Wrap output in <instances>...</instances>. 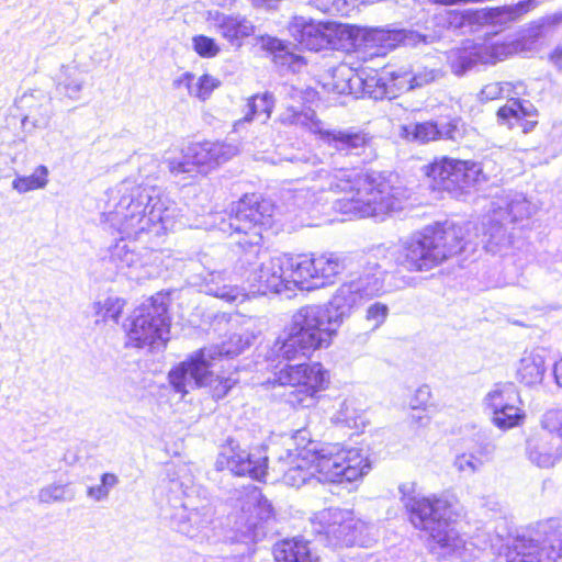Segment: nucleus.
<instances>
[{"label":"nucleus","mask_w":562,"mask_h":562,"mask_svg":"<svg viewBox=\"0 0 562 562\" xmlns=\"http://www.w3.org/2000/svg\"><path fill=\"white\" fill-rule=\"evenodd\" d=\"M108 201L101 222L111 234L121 238L110 248V260L130 278L147 280L173 268L168 249H154L137 243H151L173 229L179 209L155 188L124 180L106 192Z\"/></svg>","instance_id":"1"},{"label":"nucleus","mask_w":562,"mask_h":562,"mask_svg":"<svg viewBox=\"0 0 562 562\" xmlns=\"http://www.w3.org/2000/svg\"><path fill=\"white\" fill-rule=\"evenodd\" d=\"M293 440L295 450H288L277 463V471L283 474L282 481L289 486L301 487L315 475L324 482H355L371 469L368 457L359 448L313 441L306 429L297 430Z\"/></svg>","instance_id":"2"},{"label":"nucleus","mask_w":562,"mask_h":562,"mask_svg":"<svg viewBox=\"0 0 562 562\" xmlns=\"http://www.w3.org/2000/svg\"><path fill=\"white\" fill-rule=\"evenodd\" d=\"M305 179L312 182L313 194L321 192L344 193L336 210L349 217H380L401 209V192L391 181L376 171L357 169H326L310 171Z\"/></svg>","instance_id":"3"},{"label":"nucleus","mask_w":562,"mask_h":562,"mask_svg":"<svg viewBox=\"0 0 562 562\" xmlns=\"http://www.w3.org/2000/svg\"><path fill=\"white\" fill-rule=\"evenodd\" d=\"M256 338L254 333L245 337L234 334L228 344L202 348L192 353L188 359L172 368L168 380L175 392L184 396L196 387H207L212 397L221 400L237 383L236 373L215 374L216 360L223 356L233 357L240 353Z\"/></svg>","instance_id":"4"},{"label":"nucleus","mask_w":562,"mask_h":562,"mask_svg":"<svg viewBox=\"0 0 562 562\" xmlns=\"http://www.w3.org/2000/svg\"><path fill=\"white\" fill-rule=\"evenodd\" d=\"M402 501L409 514V521L416 529L429 535L442 555L467 558L468 543L452 527L456 520V505L446 495L412 496L414 484L400 485Z\"/></svg>","instance_id":"5"},{"label":"nucleus","mask_w":562,"mask_h":562,"mask_svg":"<svg viewBox=\"0 0 562 562\" xmlns=\"http://www.w3.org/2000/svg\"><path fill=\"white\" fill-rule=\"evenodd\" d=\"M463 248L460 227L435 224L402 239L395 260L409 272L429 271Z\"/></svg>","instance_id":"6"},{"label":"nucleus","mask_w":562,"mask_h":562,"mask_svg":"<svg viewBox=\"0 0 562 562\" xmlns=\"http://www.w3.org/2000/svg\"><path fill=\"white\" fill-rule=\"evenodd\" d=\"M337 328L325 306H303L293 314L284 337L276 341L277 351L288 361L310 358L315 350L331 344Z\"/></svg>","instance_id":"7"},{"label":"nucleus","mask_w":562,"mask_h":562,"mask_svg":"<svg viewBox=\"0 0 562 562\" xmlns=\"http://www.w3.org/2000/svg\"><path fill=\"white\" fill-rule=\"evenodd\" d=\"M227 220L223 218L220 229L235 237L236 244L245 252L243 262L252 265L250 258L258 257L262 243V232L272 225L273 205L267 201L241 199Z\"/></svg>","instance_id":"8"},{"label":"nucleus","mask_w":562,"mask_h":562,"mask_svg":"<svg viewBox=\"0 0 562 562\" xmlns=\"http://www.w3.org/2000/svg\"><path fill=\"white\" fill-rule=\"evenodd\" d=\"M169 295L157 293L142 303L126 325L127 345L135 348H160L169 340Z\"/></svg>","instance_id":"9"},{"label":"nucleus","mask_w":562,"mask_h":562,"mask_svg":"<svg viewBox=\"0 0 562 562\" xmlns=\"http://www.w3.org/2000/svg\"><path fill=\"white\" fill-rule=\"evenodd\" d=\"M497 562L562 561V524L550 520L536 537H518L513 544L497 549Z\"/></svg>","instance_id":"10"},{"label":"nucleus","mask_w":562,"mask_h":562,"mask_svg":"<svg viewBox=\"0 0 562 562\" xmlns=\"http://www.w3.org/2000/svg\"><path fill=\"white\" fill-rule=\"evenodd\" d=\"M283 124L306 128L328 147L345 155H360L371 144V137L353 127L346 130L329 128L318 120L312 110L295 111L289 108L280 117Z\"/></svg>","instance_id":"11"},{"label":"nucleus","mask_w":562,"mask_h":562,"mask_svg":"<svg viewBox=\"0 0 562 562\" xmlns=\"http://www.w3.org/2000/svg\"><path fill=\"white\" fill-rule=\"evenodd\" d=\"M329 372L319 362L285 364L274 373V382L290 386L288 402L293 407L314 406L328 387Z\"/></svg>","instance_id":"12"},{"label":"nucleus","mask_w":562,"mask_h":562,"mask_svg":"<svg viewBox=\"0 0 562 562\" xmlns=\"http://www.w3.org/2000/svg\"><path fill=\"white\" fill-rule=\"evenodd\" d=\"M311 524L313 531L323 535L330 546H367L369 527L352 510L326 508L316 513Z\"/></svg>","instance_id":"13"},{"label":"nucleus","mask_w":562,"mask_h":562,"mask_svg":"<svg viewBox=\"0 0 562 562\" xmlns=\"http://www.w3.org/2000/svg\"><path fill=\"white\" fill-rule=\"evenodd\" d=\"M238 153L239 147L234 143L210 140L193 143L188 146L181 159L169 161V170L175 177L207 173Z\"/></svg>","instance_id":"14"},{"label":"nucleus","mask_w":562,"mask_h":562,"mask_svg":"<svg viewBox=\"0 0 562 562\" xmlns=\"http://www.w3.org/2000/svg\"><path fill=\"white\" fill-rule=\"evenodd\" d=\"M237 502L239 513L234 516L235 538L246 544L255 543L263 537L261 522L273 516V507L256 486L246 487Z\"/></svg>","instance_id":"15"},{"label":"nucleus","mask_w":562,"mask_h":562,"mask_svg":"<svg viewBox=\"0 0 562 562\" xmlns=\"http://www.w3.org/2000/svg\"><path fill=\"white\" fill-rule=\"evenodd\" d=\"M400 36V33H393L390 29L342 24L339 41L344 42L340 44L342 48L367 61L385 56L394 49Z\"/></svg>","instance_id":"16"},{"label":"nucleus","mask_w":562,"mask_h":562,"mask_svg":"<svg viewBox=\"0 0 562 562\" xmlns=\"http://www.w3.org/2000/svg\"><path fill=\"white\" fill-rule=\"evenodd\" d=\"M170 484L172 492H180L188 496V499L181 504L172 516L178 531L192 539H204L207 537V530L215 516L213 506L209 502H203L199 506L194 505L193 499L189 496V491L192 488L190 477H186L184 481L172 477Z\"/></svg>","instance_id":"17"},{"label":"nucleus","mask_w":562,"mask_h":562,"mask_svg":"<svg viewBox=\"0 0 562 562\" xmlns=\"http://www.w3.org/2000/svg\"><path fill=\"white\" fill-rule=\"evenodd\" d=\"M475 161L460 160L450 157H440L427 167V176L434 180L439 189L448 192H461L475 184Z\"/></svg>","instance_id":"18"},{"label":"nucleus","mask_w":562,"mask_h":562,"mask_svg":"<svg viewBox=\"0 0 562 562\" xmlns=\"http://www.w3.org/2000/svg\"><path fill=\"white\" fill-rule=\"evenodd\" d=\"M342 24L317 21L305 15L293 16L288 25L290 35L302 47L319 52L328 47H336V38L340 40Z\"/></svg>","instance_id":"19"},{"label":"nucleus","mask_w":562,"mask_h":562,"mask_svg":"<svg viewBox=\"0 0 562 562\" xmlns=\"http://www.w3.org/2000/svg\"><path fill=\"white\" fill-rule=\"evenodd\" d=\"M350 281L367 301L393 291L387 282L389 272L382 268L375 255H355Z\"/></svg>","instance_id":"20"},{"label":"nucleus","mask_w":562,"mask_h":562,"mask_svg":"<svg viewBox=\"0 0 562 562\" xmlns=\"http://www.w3.org/2000/svg\"><path fill=\"white\" fill-rule=\"evenodd\" d=\"M288 254L262 260L245 277L249 294L265 295L268 292L282 293L289 291L286 273Z\"/></svg>","instance_id":"21"},{"label":"nucleus","mask_w":562,"mask_h":562,"mask_svg":"<svg viewBox=\"0 0 562 562\" xmlns=\"http://www.w3.org/2000/svg\"><path fill=\"white\" fill-rule=\"evenodd\" d=\"M268 458L261 451L248 452L233 440L223 447L216 460L218 470L227 469L235 475H248L261 481L267 475Z\"/></svg>","instance_id":"22"},{"label":"nucleus","mask_w":562,"mask_h":562,"mask_svg":"<svg viewBox=\"0 0 562 562\" xmlns=\"http://www.w3.org/2000/svg\"><path fill=\"white\" fill-rule=\"evenodd\" d=\"M526 456L538 468H553L562 460V439L555 431L541 427L527 438Z\"/></svg>","instance_id":"23"},{"label":"nucleus","mask_w":562,"mask_h":562,"mask_svg":"<svg viewBox=\"0 0 562 562\" xmlns=\"http://www.w3.org/2000/svg\"><path fill=\"white\" fill-rule=\"evenodd\" d=\"M206 21L210 27L216 32L231 46L239 48L244 40L255 32L252 22L240 13H224L217 10L209 11Z\"/></svg>","instance_id":"24"},{"label":"nucleus","mask_w":562,"mask_h":562,"mask_svg":"<svg viewBox=\"0 0 562 562\" xmlns=\"http://www.w3.org/2000/svg\"><path fill=\"white\" fill-rule=\"evenodd\" d=\"M443 72L440 68L428 66H416L412 70L398 69L385 74L383 80L384 86L390 85L396 88L397 91H411L417 88H423L442 78Z\"/></svg>","instance_id":"25"},{"label":"nucleus","mask_w":562,"mask_h":562,"mask_svg":"<svg viewBox=\"0 0 562 562\" xmlns=\"http://www.w3.org/2000/svg\"><path fill=\"white\" fill-rule=\"evenodd\" d=\"M353 256L336 252L314 257V286L321 288L334 283L337 276L353 271Z\"/></svg>","instance_id":"26"},{"label":"nucleus","mask_w":562,"mask_h":562,"mask_svg":"<svg viewBox=\"0 0 562 562\" xmlns=\"http://www.w3.org/2000/svg\"><path fill=\"white\" fill-rule=\"evenodd\" d=\"M364 301H367L364 296L349 280L336 290L325 308L330 313L335 326L339 327L344 319L348 318Z\"/></svg>","instance_id":"27"},{"label":"nucleus","mask_w":562,"mask_h":562,"mask_svg":"<svg viewBox=\"0 0 562 562\" xmlns=\"http://www.w3.org/2000/svg\"><path fill=\"white\" fill-rule=\"evenodd\" d=\"M494 451V445L488 441L471 440L467 449L456 456L453 467L460 473L472 475L480 472L486 463L492 461Z\"/></svg>","instance_id":"28"},{"label":"nucleus","mask_w":562,"mask_h":562,"mask_svg":"<svg viewBox=\"0 0 562 562\" xmlns=\"http://www.w3.org/2000/svg\"><path fill=\"white\" fill-rule=\"evenodd\" d=\"M363 83L356 69L347 64L334 67L324 76L322 82L327 92L336 94H356Z\"/></svg>","instance_id":"29"},{"label":"nucleus","mask_w":562,"mask_h":562,"mask_svg":"<svg viewBox=\"0 0 562 562\" xmlns=\"http://www.w3.org/2000/svg\"><path fill=\"white\" fill-rule=\"evenodd\" d=\"M314 257L288 254L286 276L289 291L310 290L314 286Z\"/></svg>","instance_id":"30"},{"label":"nucleus","mask_w":562,"mask_h":562,"mask_svg":"<svg viewBox=\"0 0 562 562\" xmlns=\"http://www.w3.org/2000/svg\"><path fill=\"white\" fill-rule=\"evenodd\" d=\"M226 276L222 271H209L203 277L201 286L203 291L231 303L243 302L249 294L245 289L226 283Z\"/></svg>","instance_id":"31"},{"label":"nucleus","mask_w":562,"mask_h":562,"mask_svg":"<svg viewBox=\"0 0 562 562\" xmlns=\"http://www.w3.org/2000/svg\"><path fill=\"white\" fill-rule=\"evenodd\" d=\"M533 112L535 108L530 102L512 99L498 110L497 116L509 127L519 126L524 133H528L537 123L528 120L533 116Z\"/></svg>","instance_id":"32"},{"label":"nucleus","mask_w":562,"mask_h":562,"mask_svg":"<svg viewBox=\"0 0 562 562\" xmlns=\"http://www.w3.org/2000/svg\"><path fill=\"white\" fill-rule=\"evenodd\" d=\"M539 4V0H522L514 5L482 9L480 19L493 25H503L515 21L522 14L529 12Z\"/></svg>","instance_id":"33"},{"label":"nucleus","mask_w":562,"mask_h":562,"mask_svg":"<svg viewBox=\"0 0 562 562\" xmlns=\"http://www.w3.org/2000/svg\"><path fill=\"white\" fill-rule=\"evenodd\" d=\"M277 562H319L318 557L312 553L308 542L299 539H284L273 549Z\"/></svg>","instance_id":"34"},{"label":"nucleus","mask_w":562,"mask_h":562,"mask_svg":"<svg viewBox=\"0 0 562 562\" xmlns=\"http://www.w3.org/2000/svg\"><path fill=\"white\" fill-rule=\"evenodd\" d=\"M477 45L481 64L484 65H494L515 53L525 52L527 49L522 40L503 42L490 41Z\"/></svg>","instance_id":"35"},{"label":"nucleus","mask_w":562,"mask_h":562,"mask_svg":"<svg viewBox=\"0 0 562 562\" xmlns=\"http://www.w3.org/2000/svg\"><path fill=\"white\" fill-rule=\"evenodd\" d=\"M57 89L70 99H78L85 85V71L75 63L63 65L55 77Z\"/></svg>","instance_id":"36"},{"label":"nucleus","mask_w":562,"mask_h":562,"mask_svg":"<svg viewBox=\"0 0 562 562\" xmlns=\"http://www.w3.org/2000/svg\"><path fill=\"white\" fill-rule=\"evenodd\" d=\"M546 372L544 358L536 351L525 352L517 368V379L527 386L540 384Z\"/></svg>","instance_id":"37"},{"label":"nucleus","mask_w":562,"mask_h":562,"mask_svg":"<svg viewBox=\"0 0 562 562\" xmlns=\"http://www.w3.org/2000/svg\"><path fill=\"white\" fill-rule=\"evenodd\" d=\"M273 108V99L269 93L256 94L247 102V112L243 120H238L234 124V130L239 131L244 123L257 120L266 123L271 115Z\"/></svg>","instance_id":"38"},{"label":"nucleus","mask_w":562,"mask_h":562,"mask_svg":"<svg viewBox=\"0 0 562 562\" xmlns=\"http://www.w3.org/2000/svg\"><path fill=\"white\" fill-rule=\"evenodd\" d=\"M49 182V170L45 165H38L31 175H15L11 188L19 194L43 190Z\"/></svg>","instance_id":"39"},{"label":"nucleus","mask_w":562,"mask_h":562,"mask_svg":"<svg viewBox=\"0 0 562 562\" xmlns=\"http://www.w3.org/2000/svg\"><path fill=\"white\" fill-rule=\"evenodd\" d=\"M448 60L452 72L462 76L475 65L481 64L479 45L468 43L461 48L451 50Z\"/></svg>","instance_id":"40"},{"label":"nucleus","mask_w":562,"mask_h":562,"mask_svg":"<svg viewBox=\"0 0 562 562\" xmlns=\"http://www.w3.org/2000/svg\"><path fill=\"white\" fill-rule=\"evenodd\" d=\"M178 83H184L191 97L205 101L211 97L212 92L220 87L221 81L207 74L200 76L196 81H194V76L190 72H186L178 80Z\"/></svg>","instance_id":"41"},{"label":"nucleus","mask_w":562,"mask_h":562,"mask_svg":"<svg viewBox=\"0 0 562 562\" xmlns=\"http://www.w3.org/2000/svg\"><path fill=\"white\" fill-rule=\"evenodd\" d=\"M333 424L360 430L366 426V417L361 411L355 407L352 401L345 400L330 417Z\"/></svg>","instance_id":"42"},{"label":"nucleus","mask_w":562,"mask_h":562,"mask_svg":"<svg viewBox=\"0 0 562 562\" xmlns=\"http://www.w3.org/2000/svg\"><path fill=\"white\" fill-rule=\"evenodd\" d=\"M400 136L407 142L425 144L438 139L437 123H409L401 126Z\"/></svg>","instance_id":"43"},{"label":"nucleus","mask_w":562,"mask_h":562,"mask_svg":"<svg viewBox=\"0 0 562 562\" xmlns=\"http://www.w3.org/2000/svg\"><path fill=\"white\" fill-rule=\"evenodd\" d=\"M517 394L512 384H497L485 397V405L490 414L515 405Z\"/></svg>","instance_id":"44"},{"label":"nucleus","mask_w":562,"mask_h":562,"mask_svg":"<svg viewBox=\"0 0 562 562\" xmlns=\"http://www.w3.org/2000/svg\"><path fill=\"white\" fill-rule=\"evenodd\" d=\"M360 0H307L314 9L333 15H349Z\"/></svg>","instance_id":"45"},{"label":"nucleus","mask_w":562,"mask_h":562,"mask_svg":"<svg viewBox=\"0 0 562 562\" xmlns=\"http://www.w3.org/2000/svg\"><path fill=\"white\" fill-rule=\"evenodd\" d=\"M124 305V300L116 296H109L104 300L95 302L93 308L95 315L100 317L101 321H112L114 323H117L123 312Z\"/></svg>","instance_id":"46"},{"label":"nucleus","mask_w":562,"mask_h":562,"mask_svg":"<svg viewBox=\"0 0 562 562\" xmlns=\"http://www.w3.org/2000/svg\"><path fill=\"white\" fill-rule=\"evenodd\" d=\"M492 423L495 427L507 430L520 425L525 418V413L516 405L499 409L491 414Z\"/></svg>","instance_id":"47"},{"label":"nucleus","mask_w":562,"mask_h":562,"mask_svg":"<svg viewBox=\"0 0 562 562\" xmlns=\"http://www.w3.org/2000/svg\"><path fill=\"white\" fill-rule=\"evenodd\" d=\"M74 493L69 490L68 484L52 483L38 491L37 498L40 503L52 504L56 502L70 501Z\"/></svg>","instance_id":"48"},{"label":"nucleus","mask_w":562,"mask_h":562,"mask_svg":"<svg viewBox=\"0 0 562 562\" xmlns=\"http://www.w3.org/2000/svg\"><path fill=\"white\" fill-rule=\"evenodd\" d=\"M119 476L114 473H103L100 477V483L89 486L87 496L94 502H103L108 499L110 492L119 484Z\"/></svg>","instance_id":"49"},{"label":"nucleus","mask_w":562,"mask_h":562,"mask_svg":"<svg viewBox=\"0 0 562 562\" xmlns=\"http://www.w3.org/2000/svg\"><path fill=\"white\" fill-rule=\"evenodd\" d=\"M528 204L525 199L517 198L515 200H512L506 204V209L503 210L501 205H498V211L494 210V221H505L509 218L510 221H518L527 212Z\"/></svg>","instance_id":"50"},{"label":"nucleus","mask_w":562,"mask_h":562,"mask_svg":"<svg viewBox=\"0 0 562 562\" xmlns=\"http://www.w3.org/2000/svg\"><path fill=\"white\" fill-rule=\"evenodd\" d=\"M390 308L382 302H374L366 310L364 319L372 330L379 329L389 316Z\"/></svg>","instance_id":"51"},{"label":"nucleus","mask_w":562,"mask_h":562,"mask_svg":"<svg viewBox=\"0 0 562 562\" xmlns=\"http://www.w3.org/2000/svg\"><path fill=\"white\" fill-rule=\"evenodd\" d=\"M192 45L195 53L203 58H213L221 52L215 40L205 35H195Z\"/></svg>","instance_id":"52"},{"label":"nucleus","mask_w":562,"mask_h":562,"mask_svg":"<svg viewBox=\"0 0 562 562\" xmlns=\"http://www.w3.org/2000/svg\"><path fill=\"white\" fill-rule=\"evenodd\" d=\"M438 139L458 140L463 135V124L460 119L437 123Z\"/></svg>","instance_id":"53"},{"label":"nucleus","mask_w":562,"mask_h":562,"mask_svg":"<svg viewBox=\"0 0 562 562\" xmlns=\"http://www.w3.org/2000/svg\"><path fill=\"white\" fill-rule=\"evenodd\" d=\"M540 427L555 431L562 439V409L546 411L540 418Z\"/></svg>","instance_id":"54"},{"label":"nucleus","mask_w":562,"mask_h":562,"mask_svg":"<svg viewBox=\"0 0 562 562\" xmlns=\"http://www.w3.org/2000/svg\"><path fill=\"white\" fill-rule=\"evenodd\" d=\"M393 33L401 34L396 41V46L401 43L404 45L416 46L420 43H429L432 40V36L424 35L413 30H393Z\"/></svg>","instance_id":"55"},{"label":"nucleus","mask_w":562,"mask_h":562,"mask_svg":"<svg viewBox=\"0 0 562 562\" xmlns=\"http://www.w3.org/2000/svg\"><path fill=\"white\" fill-rule=\"evenodd\" d=\"M476 169H480L481 172H477L475 177V184L485 182L490 180L492 177H495L499 169L496 166L495 161L491 158H484L482 161H475Z\"/></svg>","instance_id":"56"},{"label":"nucleus","mask_w":562,"mask_h":562,"mask_svg":"<svg viewBox=\"0 0 562 562\" xmlns=\"http://www.w3.org/2000/svg\"><path fill=\"white\" fill-rule=\"evenodd\" d=\"M505 86L508 85L501 83V82H492L483 87V89L480 92V98L482 101H492L496 100L501 97H503L505 91Z\"/></svg>","instance_id":"57"},{"label":"nucleus","mask_w":562,"mask_h":562,"mask_svg":"<svg viewBox=\"0 0 562 562\" xmlns=\"http://www.w3.org/2000/svg\"><path fill=\"white\" fill-rule=\"evenodd\" d=\"M430 400V389L427 385H422L415 392V395L409 402L412 409L424 408Z\"/></svg>","instance_id":"58"},{"label":"nucleus","mask_w":562,"mask_h":562,"mask_svg":"<svg viewBox=\"0 0 562 562\" xmlns=\"http://www.w3.org/2000/svg\"><path fill=\"white\" fill-rule=\"evenodd\" d=\"M465 12L457 11V10H447L445 11V20L447 22L448 27L460 29L464 25L465 22Z\"/></svg>","instance_id":"59"},{"label":"nucleus","mask_w":562,"mask_h":562,"mask_svg":"<svg viewBox=\"0 0 562 562\" xmlns=\"http://www.w3.org/2000/svg\"><path fill=\"white\" fill-rule=\"evenodd\" d=\"M495 231V234H490V239L486 245L490 251H496V248H498L502 241L505 239V229L502 225H497Z\"/></svg>","instance_id":"60"},{"label":"nucleus","mask_w":562,"mask_h":562,"mask_svg":"<svg viewBox=\"0 0 562 562\" xmlns=\"http://www.w3.org/2000/svg\"><path fill=\"white\" fill-rule=\"evenodd\" d=\"M15 162V157L9 155L0 156V178H5L11 176L14 171L13 164Z\"/></svg>","instance_id":"61"},{"label":"nucleus","mask_w":562,"mask_h":562,"mask_svg":"<svg viewBox=\"0 0 562 562\" xmlns=\"http://www.w3.org/2000/svg\"><path fill=\"white\" fill-rule=\"evenodd\" d=\"M549 61L562 71V44L558 45L549 55Z\"/></svg>","instance_id":"62"},{"label":"nucleus","mask_w":562,"mask_h":562,"mask_svg":"<svg viewBox=\"0 0 562 562\" xmlns=\"http://www.w3.org/2000/svg\"><path fill=\"white\" fill-rule=\"evenodd\" d=\"M518 537L516 538H513V539H508V540H503V539H499L497 540L495 543L492 544V554H493V561L494 562H497V549H499L502 546H509V544H513L514 541L517 539Z\"/></svg>","instance_id":"63"},{"label":"nucleus","mask_w":562,"mask_h":562,"mask_svg":"<svg viewBox=\"0 0 562 562\" xmlns=\"http://www.w3.org/2000/svg\"><path fill=\"white\" fill-rule=\"evenodd\" d=\"M553 374L557 384L562 387V358L555 362L553 368Z\"/></svg>","instance_id":"64"}]
</instances>
